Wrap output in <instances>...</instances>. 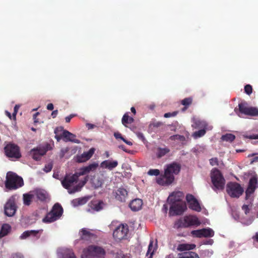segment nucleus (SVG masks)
I'll return each mask as SVG.
<instances>
[{
	"label": "nucleus",
	"instance_id": "1",
	"mask_svg": "<svg viewBox=\"0 0 258 258\" xmlns=\"http://www.w3.org/2000/svg\"><path fill=\"white\" fill-rule=\"evenodd\" d=\"M81 175H79V172H77L74 174L70 175L67 174L64 178L61 181L62 186L67 189L70 194H73L76 192L79 191L81 188L85 185L88 180L89 177L88 176L84 177L83 180L80 181L78 184L71 188L72 186L76 183L79 179V177Z\"/></svg>",
	"mask_w": 258,
	"mask_h": 258
},
{
	"label": "nucleus",
	"instance_id": "2",
	"mask_svg": "<svg viewBox=\"0 0 258 258\" xmlns=\"http://www.w3.org/2000/svg\"><path fill=\"white\" fill-rule=\"evenodd\" d=\"M181 169L180 165L176 162H173L167 165L164 175L158 178L157 183L162 185H169L174 180V174H177Z\"/></svg>",
	"mask_w": 258,
	"mask_h": 258
},
{
	"label": "nucleus",
	"instance_id": "3",
	"mask_svg": "<svg viewBox=\"0 0 258 258\" xmlns=\"http://www.w3.org/2000/svg\"><path fill=\"white\" fill-rule=\"evenodd\" d=\"M6 178L5 187L8 190H16L24 185L23 178L12 171L7 172Z\"/></svg>",
	"mask_w": 258,
	"mask_h": 258
},
{
	"label": "nucleus",
	"instance_id": "4",
	"mask_svg": "<svg viewBox=\"0 0 258 258\" xmlns=\"http://www.w3.org/2000/svg\"><path fill=\"white\" fill-rule=\"evenodd\" d=\"M211 181L213 185L214 190H223L225 184V180L221 172L217 168H213L211 172Z\"/></svg>",
	"mask_w": 258,
	"mask_h": 258
},
{
	"label": "nucleus",
	"instance_id": "5",
	"mask_svg": "<svg viewBox=\"0 0 258 258\" xmlns=\"http://www.w3.org/2000/svg\"><path fill=\"white\" fill-rule=\"evenodd\" d=\"M63 213L61 206L56 203L54 205L51 210L43 219L44 223H51L59 219Z\"/></svg>",
	"mask_w": 258,
	"mask_h": 258
},
{
	"label": "nucleus",
	"instance_id": "6",
	"mask_svg": "<svg viewBox=\"0 0 258 258\" xmlns=\"http://www.w3.org/2000/svg\"><path fill=\"white\" fill-rule=\"evenodd\" d=\"M200 224V221L196 216H188L176 221L175 227L177 228H187L191 226H199Z\"/></svg>",
	"mask_w": 258,
	"mask_h": 258
},
{
	"label": "nucleus",
	"instance_id": "7",
	"mask_svg": "<svg viewBox=\"0 0 258 258\" xmlns=\"http://www.w3.org/2000/svg\"><path fill=\"white\" fill-rule=\"evenodd\" d=\"M105 252L101 247L90 245L84 250L82 258H104Z\"/></svg>",
	"mask_w": 258,
	"mask_h": 258
},
{
	"label": "nucleus",
	"instance_id": "8",
	"mask_svg": "<svg viewBox=\"0 0 258 258\" xmlns=\"http://www.w3.org/2000/svg\"><path fill=\"white\" fill-rule=\"evenodd\" d=\"M234 111L239 116L241 117L240 114L251 116H258V108L254 107H248L246 102H241L238 104V108H235Z\"/></svg>",
	"mask_w": 258,
	"mask_h": 258
},
{
	"label": "nucleus",
	"instance_id": "9",
	"mask_svg": "<svg viewBox=\"0 0 258 258\" xmlns=\"http://www.w3.org/2000/svg\"><path fill=\"white\" fill-rule=\"evenodd\" d=\"M226 191L231 198H238L242 195L244 190L240 184L230 182L227 184Z\"/></svg>",
	"mask_w": 258,
	"mask_h": 258
},
{
	"label": "nucleus",
	"instance_id": "10",
	"mask_svg": "<svg viewBox=\"0 0 258 258\" xmlns=\"http://www.w3.org/2000/svg\"><path fill=\"white\" fill-rule=\"evenodd\" d=\"M6 155L10 158L18 159L21 157L19 147L14 143H9L4 148Z\"/></svg>",
	"mask_w": 258,
	"mask_h": 258
},
{
	"label": "nucleus",
	"instance_id": "11",
	"mask_svg": "<svg viewBox=\"0 0 258 258\" xmlns=\"http://www.w3.org/2000/svg\"><path fill=\"white\" fill-rule=\"evenodd\" d=\"M17 209V206L16 204L15 196H12L8 199L5 205V214L8 217H12L16 213Z\"/></svg>",
	"mask_w": 258,
	"mask_h": 258
},
{
	"label": "nucleus",
	"instance_id": "12",
	"mask_svg": "<svg viewBox=\"0 0 258 258\" xmlns=\"http://www.w3.org/2000/svg\"><path fill=\"white\" fill-rule=\"evenodd\" d=\"M128 232L127 224L119 225L113 231V237L117 240H121L126 238Z\"/></svg>",
	"mask_w": 258,
	"mask_h": 258
},
{
	"label": "nucleus",
	"instance_id": "13",
	"mask_svg": "<svg viewBox=\"0 0 258 258\" xmlns=\"http://www.w3.org/2000/svg\"><path fill=\"white\" fill-rule=\"evenodd\" d=\"M258 187L257 178L256 176L251 177L249 180L248 186L245 191V199H250L255 189Z\"/></svg>",
	"mask_w": 258,
	"mask_h": 258
},
{
	"label": "nucleus",
	"instance_id": "14",
	"mask_svg": "<svg viewBox=\"0 0 258 258\" xmlns=\"http://www.w3.org/2000/svg\"><path fill=\"white\" fill-rule=\"evenodd\" d=\"M49 145L47 144L45 146L42 147L34 148L30 151V155L34 160H39L49 149Z\"/></svg>",
	"mask_w": 258,
	"mask_h": 258
},
{
	"label": "nucleus",
	"instance_id": "15",
	"mask_svg": "<svg viewBox=\"0 0 258 258\" xmlns=\"http://www.w3.org/2000/svg\"><path fill=\"white\" fill-rule=\"evenodd\" d=\"M172 204L169 210V214L171 215H180L186 208L184 203Z\"/></svg>",
	"mask_w": 258,
	"mask_h": 258
},
{
	"label": "nucleus",
	"instance_id": "16",
	"mask_svg": "<svg viewBox=\"0 0 258 258\" xmlns=\"http://www.w3.org/2000/svg\"><path fill=\"white\" fill-rule=\"evenodd\" d=\"M186 200L189 204L188 207L189 209L197 212L201 211L202 209L199 203L193 195L187 194L186 196Z\"/></svg>",
	"mask_w": 258,
	"mask_h": 258
},
{
	"label": "nucleus",
	"instance_id": "17",
	"mask_svg": "<svg viewBox=\"0 0 258 258\" xmlns=\"http://www.w3.org/2000/svg\"><path fill=\"white\" fill-rule=\"evenodd\" d=\"M95 149L91 148L88 151L84 152L80 155H77L76 160L78 163H83L90 159L94 154Z\"/></svg>",
	"mask_w": 258,
	"mask_h": 258
},
{
	"label": "nucleus",
	"instance_id": "18",
	"mask_svg": "<svg viewBox=\"0 0 258 258\" xmlns=\"http://www.w3.org/2000/svg\"><path fill=\"white\" fill-rule=\"evenodd\" d=\"M61 137L63 138V140L66 142H71L77 144L80 143V141L76 138L75 135L67 130L63 131Z\"/></svg>",
	"mask_w": 258,
	"mask_h": 258
},
{
	"label": "nucleus",
	"instance_id": "19",
	"mask_svg": "<svg viewBox=\"0 0 258 258\" xmlns=\"http://www.w3.org/2000/svg\"><path fill=\"white\" fill-rule=\"evenodd\" d=\"M98 167V164L94 162L89 165L82 167L80 169L79 172V175H83L87 173L90 172L91 171H94L96 170L97 168Z\"/></svg>",
	"mask_w": 258,
	"mask_h": 258
},
{
	"label": "nucleus",
	"instance_id": "20",
	"mask_svg": "<svg viewBox=\"0 0 258 258\" xmlns=\"http://www.w3.org/2000/svg\"><path fill=\"white\" fill-rule=\"evenodd\" d=\"M114 195L117 201L121 202H125L127 192L125 189L119 188L114 192Z\"/></svg>",
	"mask_w": 258,
	"mask_h": 258
},
{
	"label": "nucleus",
	"instance_id": "21",
	"mask_svg": "<svg viewBox=\"0 0 258 258\" xmlns=\"http://www.w3.org/2000/svg\"><path fill=\"white\" fill-rule=\"evenodd\" d=\"M183 197L184 195L182 192L177 191L172 192L168 198L171 203H174L180 202Z\"/></svg>",
	"mask_w": 258,
	"mask_h": 258
},
{
	"label": "nucleus",
	"instance_id": "22",
	"mask_svg": "<svg viewBox=\"0 0 258 258\" xmlns=\"http://www.w3.org/2000/svg\"><path fill=\"white\" fill-rule=\"evenodd\" d=\"M32 193L33 194L34 197H36L38 200L41 202L45 201L47 198L46 192L44 190L36 189L32 191Z\"/></svg>",
	"mask_w": 258,
	"mask_h": 258
},
{
	"label": "nucleus",
	"instance_id": "23",
	"mask_svg": "<svg viewBox=\"0 0 258 258\" xmlns=\"http://www.w3.org/2000/svg\"><path fill=\"white\" fill-rule=\"evenodd\" d=\"M118 165L117 161H111L108 160L103 161L100 164V167L102 168H105L111 170Z\"/></svg>",
	"mask_w": 258,
	"mask_h": 258
},
{
	"label": "nucleus",
	"instance_id": "24",
	"mask_svg": "<svg viewBox=\"0 0 258 258\" xmlns=\"http://www.w3.org/2000/svg\"><path fill=\"white\" fill-rule=\"evenodd\" d=\"M143 205V201L140 199L133 200L130 204L129 206L132 211H137L140 210Z\"/></svg>",
	"mask_w": 258,
	"mask_h": 258
},
{
	"label": "nucleus",
	"instance_id": "25",
	"mask_svg": "<svg viewBox=\"0 0 258 258\" xmlns=\"http://www.w3.org/2000/svg\"><path fill=\"white\" fill-rule=\"evenodd\" d=\"M105 205V203L102 201H94L91 202L90 208L94 211L99 212L103 209Z\"/></svg>",
	"mask_w": 258,
	"mask_h": 258
},
{
	"label": "nucleus",
	"instance_id": "26",
	"mask_svg": "<svg viewBox=\"0 0 258 258\" xmlns=\"http://www.w3.org/2000/svg\"><path fill=\"white\" fill-rule=\"evenodd\" d=\"M170 151L169 148L166 146L164 147H159L156 148V155L158 158H161L168 154Z\"/></svg>",
	"mask_w": 258,
	"mask_h": 258
},
{
	"label": "nucleus",
	"instance_id": "27",
	"mask_svg": "<svg viewBox=\"0 0 258 258\" xmlns=\"http://www.w3.org/2000/svg\"><path fill=\"white\" fill-rule=\"evenodd\" d=\"M196 245L194 244L181 243L178 245L177 250L179 251L189 250L194 249Z\"/></svg>",
	"mask_w": 258,
	"mask_h": 258
},
{
	"label": "nucleus",
	"instance_id": "28",
	"mask_svg": "<svg viewBox=\"0 0 258 258\" xmlns=\"http://www.w3.org/2000/svg\"><path fill=\"white\" fill-rule=\"evenodd\" d=\"M34 198V195L30 191L29 193L24 194L23 195V204L25 206H29L31 205L33 199Z\"/></svg>",
	"mask_w": 258,
	"mask_h": 258
},
{
	"label": "nucleus",
	"instance_id": "29",
	"mask_svg": "<svg viewBox=\"0 0 258 258\" xmlns=\"http://www.w3.org/2000/svg\"><path fill=\"white\" fill-rule=\"evenodd\" d=\"M179 258H200L198 254L192 251L183 252L178 253Z\"/></svg>",
	"mask_w": 258,
	"mask_h": 258
},
{
	"label": "nucleus",
	"instance_id": "30",
	"mask_svg": "<svg viewBox=\"0 0 258 258\" xmlns=\"http://www.w3.org/2000/svg\"><path fill=\"white\" fill-rule=\"evenodd\" d=\"M11 229V226L8 224H4L1 227L0 231V238L7 235L10 231Z\"/></svg>",
	"mask_w": 258,
	"mask_h": 258
},
{
	"label": "nucleus",
	"instance_id": "31",
	"mask_svg": "<svg viewBox=\"0 0 258 258\" xmlns=\"http://www.w3.org/2000/svg\"><path fill=\"white\" fill-rule=\"evenodd\" d=\"M134 119L133 117H130L128 115V113H125L123 115L121 119L122 123L123 125L127 127V124L133 123Z\"/></svg>",
	"mask_w": 258,
	"mask_h": 258
},
{
	"label": "nucleus",
	"instance_id": "32",
	"mask_svg": "<svg viewBox=\"0 0 258 258\" xmlns=\"http://www.w3.org/2000/svg\"><path fill=\"white\" fill-rule=\"evenodd\" d=\"M82 235L81 238L84 240H89L93 236V234L85 229H82L81 231Z\"/></svg>",
	"mask_w": 258,
	"mask_h": 258
},
{
	"label": "nucleus",
	"instance_id": "33",
	"mask_svg": "<svg viewBox=\"0 0 258 258\" xmlns=\"http://www.w3.org/2000/svg\"><path fill=\"white\" fill-rule=\"evenodd\" d=\"M61 254V258H76L74 252L72 249H64L63 250Z\"/></svg>",
	"mask_w": 258,
	"mask_h": 258
},
{
	"label": "nucleus",
	"instance_id": "34",
	"mask_svg": "<svg viewBox=\"0 0 258 258\" xmlns=\"http://www.w3.org/2000/svg\"><path fill=\"white\" fill-rule=\"evenodd\" d=\"M221 139L223 141L231 143L235 139V136L232 134L227 133L222 135Z\"/></svg>",
	"mask_w": 258,
	"mask_h": 258
},
{
	"label": "nucleus",
	"instance_id": "35",
	"mask_svg": "<svg viewBox=\"0 0 258 258\" xmlns=\"http://www.w3.org/2000/svg\"><path fill=\"white\" fill-rule=\"evenodd\" d=\"M202 232L204 237H211L214 235V231L211 228H203Z\"/></svg>",
	"mask_w": 258,
	"mask_h": 258
},
{
	"label": "nucleus",
	"instance_id": "36",
	"mask_svg": "<svg viewBox=\"0 0 258 258\" xmlns=\"http://www.w3.org/2000/svg\"><path fill=\"white\" fill-rule=\"evenodd\" d=\"M113 135L116 139H120L129 146L133 145V143L131 141L126 140L124 137L122 136V135L120 133L115 132L114 133Z\"/></svg>",
	"mask_w": 258,
	"mask_h": 258
},
{
	"label": "nucleus",
	"instance_id": "37",
	"mask_svg": "<svg viewBox=\"0 0 258 258\" xmlns=\"http://www.w3.org/2000/svg\"><path fill=\"white\" fill-rule=\"evenodd\" d=\"M192 98L191 97L185 98L181 101V104L187 108L188 106L192 104Z\"/></svg>",
	"mask_w": 258,
	"mask_h": 258
},
{
	"label": "nucleus",
	"instance_id": "38",
	"mask_svg": "<svg viewBox=\"0 0 258 258\" xmlns=\"http://www.w3.org/2000/svg\"><path fill=\"white\" fill-rule=\"evenodd\" d=\"M206 133L205 129H202L194 133L192 136L194 138L197 139L204 136Z\"/></svg>",
	"mask_w": 258,
	"mask_h": 258
},
{
	"label": "nucleus",
	"instance_id": "39",
	"mask_svg": "<svg viewBox=\"0 0 258 258\" xmlns=\"http://www.w3.org/2000/svg\"><path fill=\"white\" fill-rule=\"evenodd\" d=\"M170 139L172 141L179 140L181 142H184L185 141V138L184 136L179 135H175L170 137Z\"/></svg>",
	"mask_w": 258,
	"mask_h": 258
},
{
	"label": "nucleus",
	"instance_id": "40",
	"mask_svg": "<svg viewBox=\"0 0 258 258\" xmlns=\"http://www.w3.org/2000/svg\"><path fill=\"white\" fill-rule=\"evenodd\" d=\"M191 234L196 237H203L202 229L200 230H192L191 232Z\"/></svg>",
	"mask_w": 258,
	"mask_h": 258
},
{
	"label": "nucleus",
	"instance_id": "41",
	"mask_svg": "<svg viewBox=\"0 0 258 258\" xmlns=\"http://www.w3.org/2000/svg\"><path fill=\"white\" fill-rule=\"evenodd\" d=\"M148 174L151 176H158L160 174V171L157 169H151L148 171Z\"/></svg>",
	"mask_w": 258,
	"mask_h": 258
},
{
	"label": "nucleus",
	"instance_id": "42",
	"mask_svg": "<svg viewBox=\"0 0 258 258\" xmlns=\"http://www.w3.org/2000/svg\"><path fill=\"white\" fill-rule=\"evenodd\" d=\"M30 231L27 230L24 231L20 236V238L21 239H25L30 236ZM32 233H35V232H32Z\"/></svg>",
	"mask_w": 258,
	"mask_h": 258
},
{
	"label": "nucleus",
	"instance_id": "43",
	"mask_svg": "<svg viewBox=\"0 0 258 258\" xmlns=\"http://www.w3.org/2000/svg\"><path fill=\"white\" fill-rule=\"evenodd\" d=\"M30 232H36V233L30 232V236H32L35 237L37 238H39L40 237V235H39V234L40 233H41L43 231V230H42V229L38 230H30Z\"/></svg>",
	"mask_w": 258,
	"mask_h": 258
},
{
	"label": "nucleus",
	"instance_id": "44",
	"mask_svg": "<svg viewBox=\"0 0 258 258\" xmlns=\"http://www.w3.org/2000/svg\"><path fill=\"white\" fill-rule=\"evenodd\" d=\"M244 92L247 95H250L252 92V86L249 84L245 85L244 87Z\"/></svg>",
	"mask_w": 258,
	"mask_h": 258
},
{
	"label": "nucleus",
	"instance_id": "45",
	"mask_svg": "<svg viewBox=\"0 0 258 258\" xmlns=\"http://www.w3.org/2000/svg\"><path fill=\"white\" fill-rule=\"evenodd\" d=\"M52 167H53L52 162H49V163H48L47 164L45 165V166L43 168V170L46 173L49 172L51 170Z\"/></svg>",
	"mask_w": 258,
	"mask_h": 258
},
{
	"label": "nucleus",
	"instance_id": "46",
	"mask_svg": "<svg viewBox=\"0 0 258 258\" xmlns=\"http://www.w3.org/2000/svg\"><path fill=\"white\" fill-rule=\"evenodd\" d=\"M152 248H153V241H150V244L148 246V251L147 253V254L150 253L151 255H150L149 258L152 257V255L153 254V253H154V250H152Z\"/></svg>",
	"mask_w": 258,
	"mask_h": 258
},
{
	"label": "nucleus",
	"instance_id": "47",
	"mask_svg": "<svg viewBox=\"0 0 258 258\" xmlns=\"http://www.w3.org/2000/svg\"><path fill=\"white\" fill-rule=\"evenodd\" d=\"M249 205L244 204L242 207V210L244 212L245 214H247L249 213L250 209H249Z\"/></svg>",
	"mask_w": 258,
	"mask_h": 258
},
{
	"label": "nucleus",
	"instance_id": "48",
	"mask_svg": "<svg viewBox=\"0 0 258 258\" xmlns=\"http://www.w3.org/2000/svg\"><path fill=\"white\" fill-rule=\"evenodd\" d=\"M210 163L212 166L218 165V160L217 158H212L210 160Z\"/></svg>",
	"mask_w": 258,
	"mask_h": 258
},
{
	"label": "nucleus",
	"instance_id": "49",
	"mask_svg": "<svg viewBox=\"0 0 258 258\" xmlns=\"http://www.w3.org/2000/svg\"><path fill=\"white\" fill-rule=\"evenodd\" d=\"M177 111H174L173 112H168L166 113L164 115V117L165 118H168L170 117L175 116L177 115Z\"/></svg>",
	"mask_w": 258,
	"mask_h": 258
},
{
	"label": "nucleus",
	"instance_id": "50",
	"mask_svg": "<svg viewBox=\"0 0 258 258\" xmlns=\"http://www.w3.org/2000/svg\"><path fill=\"white\" fill-rule=\"evenodd\" d=\"M79 205H82L86 204L87 202V199L86 198H78Z\"/></svg>",
	"mask_w": 258,
	"mask_h": 258
},
{
	"label": "nucleus",
	"instance_id": "51",
	"mask_svg": "<svg viewBox=\"0 0 258 258\" xmlns=\"http://www.w3.org/2000/svg\"><path fill=\"white\" fill-rule=\"evenodd\" d=\"M69 151V148H63V149H62L61 150H60V154H59V156L60 158H62L64 157V155Z\"/></svg>",
	"mask_w": 258,
	"mask_h": 258
},
{
	"label": "nucleus",
	"instance_id": "52",
	"mask_svg": "<svg viewBox=\"0 0 258 258\" xmlns=\"http://www.w3.org/2000/svg\"><path fill=\"white\" fill-rule=\"evenodd\" d=\"M118 148L119 149H121V150H122L123 151H124L126 153H130V154H133V151L126 149L125 148V147L123 145H119Z\"/></svg>",
	"mask_w": 258,
	"mask_h": 258
},
{
	"label": "nucleus",
	"instance_id": "53",
	"mask_svg": "<svg viewBox=\"0 0 258 258\" xmlns=\"http://www.w3.org/2000/svg\"><path fill=\"white\" fill-rule=\"evenodd\" d=\"M202 122L201 121H200V120H195V124L194 125H192V126L196 127V128H198V127H202Z\"/></svg>",
	"mask_w": 258,
	"mask_h": 258
},
{
	"label": "nucleus",
	"instance_id": "54",
	"mask_svg": "<svg viewBox=\"0 0 258 258\" xmlns=\"http://www.w3.org/2000/svg\"><path fill=\"white\" fill-rule=\"evenodd\" d=\"M115 258H129V257L127 255H125L121 252H120L117 253Z\"/></svg>",
	"mask_w": 258,
	"mask_h": 258
},
{
	"label": "nucleus",
	"instance_id": "55",
	"mask_svg": "<svg viewBox=\"0 0 258 258\" xmlns=\"http://www.w3.org/2000/svg\"><path fill=\"white\" fill-rule=\"evenodd\" d=\"M244 138L249 139H258V135H252L250 136H244Z\"/></svg>",
	"mask_w": 258,
	"mask_h": 258
},
{
	"label": "nucleus",
	"instance_id": "56",
	"mask_svg": "<svg viewBox=\"0 0 258 258\" xmlns=\"http://www.w3.org/2000/svg\"><path fill=\"white\" fill-rule=\"evenodd\" d=\"M75 116H76L75 114H70L69 116L66 117V118H65L66 122L67 123L70 122L71 119L72 118H73L74 117H75Z\"/></svg>",
	"mask_w": 258,
	"mask_h": 258
},
{
	"label": "nucleus",
	"instance_id": "57",
	"mask_svg": "<svg viewBox=\"0 0 258 258\" xmlns=\"http://www.w3.org/2000/svg\"><path fill=\"white\" fill-rule=\"evenodd\" d=\"M54 108V106L52 103H49L47 105V109L49 110H52Z\"/></svg>",
	"mask_w": 258,
	"mask_h": 258
},
{
	"label": "nucleus",
	"instance_id": "58",
	"mask_svg": "<svg viewBox=\"0 0 258 258\" xmlns=\"http://www.w3.org/2000/svg\"><path fill=\"white\" fill-rule=\"evenodd\" d=\"M72 203L74 206H79V203H78V199H75L73 200L72 202Z\"/></svg>",
	"mask_w": 258,
	"mask_h": 258
},
{
	"label": "nucleus",
	"instance_id": "59",
	"mask_svg": "<svg viewBox=\"0 0 258 258\" xmlns=\"http://www.w3.org/2000/svg\"><path fill=\"white\" fill-rule=\"evenodd\" d=\"M57 114H58L57 110H53L51 113V116H52V118H54L56 117Z\"/></svg>",
	"mask_w": 258,
	"mask_h": 258
},
{
	"label": "nucleus",
	"instance_id": "60",
	"mask_svg": "<svg viewBox=\"0 0 258 258\" xmlns=\"http://www.w3.org/2000/svg\"><path fill=\"white\" fill-rule=\"evenodd\" d=\"M258 162V156H255L250 161V164H252L254 162Z\"/></svg>",
	"mask_w": 258,
	"mask_h": 258
},
{
	"label": "nucleus",
	"instance_id": "61",
	"mask_svg": "<svg viewBox=\"0 0 258 258\" xmlns=\"http://www.w3.org/2000/svg\"><path fill=\"white\" fill-rule=\"evenodd\" d=\"M5 113L9 117V118L10 119H13V115H11V113L10 112H9L8 111H5Z\"/></svg>",
	"mask_w": 258,
	"mask_h": 258
},
{
	"label": "nucleus",
	"instance_id": "62",
	"mask_svg": "<svg viewBox=\"0 0 258 258\" xmlns=\"http://www.w3.org/2000/svg\"><path fill=\"white\" fill-rule=\"evenodd\" d=\"M86 125L88 127V129H92L95 126V125L91 123H87Z\"/></svg>",
	"mask_w": 258,
	"mask_h": 258
},
{
	"label": "nucleus",
	"instance_id": "63",
	"mask_svg": "<svg viewBox=\"0 0 258 258\" xmlns=\"http://www.w3.org/2000/svg\"><path fill=\"white\" fill-rule=\"evenodd\" d=\"M162 124V123L161 122H157L153 123V126L155 127H159Z\"/></svg>",
	"mask_w": 258,
	"mask_h": 258
},
{
	"label": "nucleus",
	"instance_id": "64",
	"mask_svg": "<svg viewBox=\"0 0 258 258\" xmlns=\"http://www.w3.org/2000/svg\"><path fill=\"white\" fill-rule=\"evenodd\" d=\"M12 258H21V257L18 254H14L12 255Z\"/></svg>",
	"mask_w": 258,
	"mask_h": 258
}]
</instances>
